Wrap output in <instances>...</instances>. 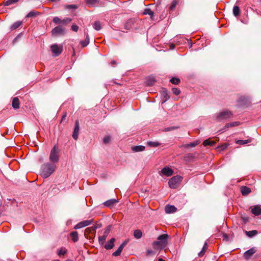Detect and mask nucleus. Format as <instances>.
<instances>
[{"mask_svg":"<svg viewBox=\"0 0 261 261\" xmlns=\"http://www.w3.org/2000/svg\"><path fill=\"white\" fill-rule=\"evenodd\" d=\"M56 165L50 163L43 164L41 167L40 174L42 177L46 178L49 177L56 170Z\"/></svg>","mask_w":261,"mask_h":261,"instance_id":"obj_1","label":"nucleus"},{"mask_svg":"<svg viewBox=\"0 0 261 261\" xmlns=\"http://www.w3.org/2000/svg\"><path fill=\"white\" fill-rule=\"evenodd\" d=\"M169 236L167 234L160 235L158 238V240L152 243V246L154 249L162 250L167 245Z\"/></svg>","mask_w":261,"mask_h":261,"instance_id":"obj_2","label":"nucleus"},{"mask_svg":"<svg viewBox=\"0 0 261 261\" xmlns=\"http://www.w3.org/2000/svg\"><path fill=\"white\" fill-rule=\"evenodd\" d=\"M49 161L52 164H56L59 160V150L57 145H55L51 149L49 155Z\"/></svg>","mask_w":261,"mask_h":261,"instance_id":"obj_3","label":"nucleus"},{"mask_svg":"<svg viewBox=\"0 0 261 261\" xmlns=\"http://www.w3.org/2000/svg\"><path fill=\"white\" fill-rule=\"evenodd\" d=\"M182 177L180 176L172 177L169 181L168 184L170 188L175 189L181 181Z\"/></svg>","mask_w":261,"mask_h":261,"instance_id":"obj_4","label":"nucleus"},{"mask_svg":"<svg viewBox=\"0 0 261 261\" xmlns=\"http://www.w3.org/2000/svg\"><path fill=\"white\" fill-rule=\"evenodd\" d=\"M71 21V19L69 18H65L63 19H61L58 17H55L53 21L56 24H59L60 25H63L64 27L69 24Z\"/></svg>","mask_w":261,"mask_h":261,"instance_id":"obj_5","label":"nucleus"},{"mask_svg":"<svg viewBox=\"0 0 261 261\" xmlns=\"http://www.w3.org/2000/svg\"><path fill=\"white\" fill-rule=\"evenodd\" d=\"M232 116V113L229 111V110H226L220 112L218 114L217 118L219 121H221L223 120H225L228 118L231 117Z\"/></svg>","mask_w":261,"mask_h":261,"instance_id":"obj_6","label":"nucleus"},{"mask_svg":"<svg viewBox=\"0 0 261 261\" xmlns=\"http://www.w3.org/2000/svg\"><path fill=\"white\" fill-rule=\"evenodd\" d=\"M51 33L54 36L64 35L66 33L65 28L59 25L52 30Z\"/></svg>","mask_w":261,"mask_h":261,"instance_id":"obj_7","label":"nucleus"},{"mask_svg":"<svg viewBox=\"0 0 261 261\" xmlns=\"http://www.w3.org/2000/svg\"><path fill=\"white\" fill-rule=\"evenodd\" d=\"M51 50L55 56H59L63 50L62 45L53 44L51 46Z\"/></svg>","mask_w":261,"mask_h":261,"instance_id":"obj_8","label":"nucleus"},{"mask_svg":"<svg viewBox=\"0 0 261 261\" xmlns=\"http://www.w3.org/2000/svg\"><path fill=\"white\" fill-rule=\"evenodd\" d=\"M93 222V219L86 220L82 221L74 226V228L75 229H80L87 226H88Z\"/></svg>","mask_w":261,"mask_h":261,"instance_id":"obj_9","label":"nucleus"},{"mask_svg":"<svg viewBox=\"0 0 261 261\" xmlns=\"http://www.w3.org/2000/svg\"><path fill=\"white\" fill-rule=\"evenodd\" d=\"M79 130H80L79 123V121L76 120L75 122V126H74V128L73 134H72V137L75 140H77L78 138Z\"/></svg>","mask_w":261,"mask_h":261,"instance_id":"obj_10","label":"nucleus"},{"mask_svg":"<svg viewBox=\"0 0 261 261\" xmlns=\"http://www.w3.org/2000/svg\"><path fill=\"white\" fill-rule=\"evenodd\" d=\"M252 214L255 216H258L261 214V205H256L250 207Z\"/></svg>","mask_w":261,"mask_h":261,"instance_id":"obj_11","label":"nucleus"},{"mask_svg":"<svg viewBox=\"0 0 261 261\" xmlns=\"http://www.w3.org/2000/svg\"><path fill=\"white\" fill-rule=\"evenodd\" d=\"M161 172L163 175H166L167 176H170L173 174V171L169 167H165L162 169Z\"/></svg>","mask_w":261,"mask_h":261,"instance_id":"obj_12","label":"nucleus"},{"mask_svg":"<svg viewBox=\"0 0 261 261\" xmlns=\"http://www.w3.org/2000/svg\"><path fill=\"white\" fill-rule=\"evenodd\" d=\"M255 249L253 248L249 249L244 253V257L247 259H249L254 253H255Z\"/></svg>","mask_w":261,"mask_h":261,"instance_id":"obj_13","label":"nucleus"},{"mask_svg":"<svg viewBox=\"0 0 261 261\" xmlns=\"http://www.w3.org/2000/svg\"><path fill=\"white\" fill-rule=\"evenodd\" d=\"M177 208L173 205H167L165 206V211L167 214L173 213L176 212Z\"/></svg>","mask_w":261,"mask_h":261,"instance_id":"obj_14","label":"nucleus"},{"mask_svg":"<svg viewBox=\"0 0 261 261\" xmlns=\"http://www.w3.org/2000/svg\"><path fill=\"white\" fill-rule=\"evenodd\" d=\"M125 244V242L121 244L117 250L113 253V255L114 256L120 255Z\"/></svg>","mask_w":261,"mask_h":261,"instance_id":"obj_15","label":"nucleus"},{"mask_svg":"<svg viewBox=\"0 0 261 261\" xmlns=\"http://www.w3.org/2000/svg\"><path fill=\"white\" fill-rule=\"evenodd\" d=\"M12 106L14 109H17L19 108V100L18 97H14L13 99Z\"/></svg>","mask_w":261,"mask_h":261,"instance_id":"obj_16","label":"nucleus"},{"mask_svg":"<svg viewBox=\"0 0 261 261\" xmlns=\"http://www.w3.org/2000/svg\"><path fill=\"white\" fill-rule=\"evenodd\" d=\"M115 242V239L114 238H112L108 242L107 244H106L105 245V248L107 249V250H109V249H112L113 247H114V243Z\"/></svg>","mask_w":261,"mask_h":261,"instance_id":"obj_17","label":"nucleus"},{"mask_svg":"<svg viewBox=\"0 0 261 261\" xmlns=\"http://www.w3.org/2000/svg\"><path fill=\"white\" fill-rule=\"evenodd\" d=\"M241 191L243 195H247L250 193L251 190L249 188L246 186H242L241 188Z\"/></svg>","mask_w":261,"mask_h":261,"instance_id":"obj_18","label":"nucleus"},{"mask_svg":"<svg viewBox=\"0 0 261 261\" xmlns=\"http://www.w3.org/2000/svg\"><path fill=\"white\" fill-rule=\"evenodd\" d=\"M117 200L115 199H112L108 200L104 202V205L106 206L109 207L114 205L115 203L117 202Z\"/></svg>","mask_w":261,"mask_h":261,"instance_id":"obj_19","label":"nucleus"},{"mask_svg":"<svg viewBox=\"0 0 261 261\" xmlns=\"http://www.w3.org/2000/svg\"><path fill=\"white\" fill-rule=\"evenodd\" d=\"M145 147L144 146L139 145L132 147V150L134 152H139L144 150Z\"/></svg>","mask_w":261,"mask_h":261,"instance_id":"obj_20","label":"nucleus"},{"mask_svg":"<svg viewBox=\"0 0 261 261\" xmlns=\"http://www.w3.org/2000/svg\"><path fill=\"white\" fill-rule=\"evenodd\" d=\"M70 237H71L72 240L74 242H76L78 241V240H79L78 233L76 231H72L70 233Z\"/></svg>","mask_w":261,"mask_h":261,"instance_id":"obj_21","label":"nucleus"},{"mask_svg":"<svg viewBox=\"0 0 261 261\" xmlns=\"http://www.w3.org/2000/svg\"><path fill=\"white\" fill-rule=\"evenodd\" d=\"M240 124V123L239 121L227 123L226 124V125L225 126V128H227L230 127H232L237 126H239Z\"/></svg>","mask_w":261,"mask_h":261,"instance_id":"obj_22","label":"nucleus"},{"mask_svg":"<svg viewBox=\"0 0 261 261\" xmlns=\"http://www.w3.org/2000/svg\"><path fill=\"white\" fill-rule=\"evenodd\" d=\"M258 232L256 230L251 231H245V234L249 238H252L257 234Z\"/></svg>","mask_w":261,"mask_h":261,"instance_id":"obj_23","label":"nucleus"},{"mask_svg":"<svg viewBox=\"0 0 261 261\" xmlns=\"http://www.w3.org/2000/svg\"><path fill=\"white\" fill-rule=\"evenodd\" d=\"M207 249V244L206 242H205L201 251L200 252H199L198 253V256L199 257L203 256L204 255V254H205Z\"/></svg>","mask_w":261,"mask_h":261,"instance_id":"obj_24","label":"nucleus"},{"mask_svg":"<svg viewBox=\"0 0 261 261\" xmlns=\"http://www.w3.org/2000/svg\"><path fill=\"white\" fill-rule=\"evenodd\" d=\"M233 14L236 17H238L240 14V9L238 6H234L233 8Z\"/></svg>","mask_w":261,"mask_h":261,"instance_id":"obj_25","label":"nucleus"},{"mask_svg":"<svg viewBox=\"0 0 261 261\" xmlns=\"http://www.w3.org/2000/svg\"><path fill=\"white\" fill-rule=\"evenodd\" d=\"M155 82V80L153 77H148L146 82V85L148 86H152Z\"/></svg>","mask_w":261,"mask_h":261,"instance_id":"obj_26","label":"nucleus"},{"mask_svg":"<svg viewBox=\"0 0 261 261\" xmlns=\"http://www.w3.org/2000/svg\"><path fill=\"white\" fill-rule=\"evenodd\" d=\"M216 143V142L214 140H210L209 139L203 141V145L204 146H206L207 145L209 146H213Z\"/></svg>","mask_w":261,"mask_h":261,"instance_id":"obj_27","label":"nucleus"},{"mask_svg":"<svg viewBox=\"0 0 261 261\" xmlns=\"http://www.w3.org/2000/svg\"><path fill=\"white\" fill-rule=\"evenodd\" d=\"M200 143V141L199 140H196L193 142H191L190 143H189V144H187L185 145V147L186 148H188V147H194L196 146H197L198 144H199Z\"/></svg>","mask_w":261,"mask_h":261,"instance_id":"obj_28","label":"nucleus"},{"mask_svg":"<svg viewBox=\"0 0 261 261\" xmlns=\"http://www.w3.org/2000/svg\"><path fill=\"white\" fill-rule=\"evenodd\" d=\"M134 236L137 239H140L142 236V232L140 230L137 229L134 231Z\"/></svg>","mask_w":261,"mask_h":261,"instance_id":"obj_29","label":"nucleus"},{"mask_svg":"<svg viewBox=\"0 0 261 261\" xmlns=\"http://www.w3.org/2000/svg\"><path fill=\"white\" fill-rule=\"evenodd\" d=\"M22 24V22L20 21H17L14 22L11 27V29L15 30L18 28Z\"/></svg>","mask_w":261,"mask_h":261,"instance_id":"obj_30","label":"nucleus"},{"mask_svg":"<svg viewBox=\"0 0 261 261\" xmlns=\"http://www.w3.org/2000/svg\"><path fill=\"white\" fill-rule=\"evenodd\" d=\"M86 4L89 7H93L95 6L97 3V0H86Z\"/></svg>","mask_w":261,"mask_h":261,"instance_id":"obj_31","label":"nucleus"},{"mask_svg":"<svg viewBox=\"0 0 261 261\" xmlns=\"http://www.w3.org/2000/svg\"><path fill=\"white\" fill-rule=\"evenodd\" d=\"M89 43V37L88 35L87 34L86 35V39H85V40L82 41L81 42V44L82 47H84L86 46Z\"/></svg>","mask_w":261,"mask_h":261,"instance_id":"obj_32","label":"nucleus"},{"mask_svg":"<svg viewBox=\"0 0 261 261\" xmlns=\"http://www.w3.org/2000/svg\"><path fill=\"white\" fill-rule=\"evenodd\" d=\"M93 27L97 31H99L101 29V23L99 21H95L93 23Z\"/></svg>","mask_w":261,"mask_h":261,"instance_id":"obj_33","label":"nucleus"},{"mask_svg":"<svg viewBox=\"0 0 261 261\" xmlns=\"http://www.w3.org/2000/svg\"><path fill=\"white\" fill-rule=\"evenodd\" d=\"M178 3V0H173V2H172L171 5L169 7V10L170 11L173 10L175 9V8L176 7Z\"/></svg>","mask_w":261,"mask_h":261,"instance_id":"obj_34","label":"nucleus"},{"mask_svg":"<svg viewBox=\"0 0 261 261\" xmlns=\"http://www.w3.org/2000/svg\"><path fill=\"white\" fill-rule=\"evenodd\" d=\"M147 145L150 147H158L160 145L158 142L149 141L147 142Z\"/></svg>","mask_w":261,"mask_h":261,"instance_id":"obj_35","label":"nucleus"},{"mask_svg":"<svg viewBox=\"0 0 261 261\" xmlns=\"http://www.w3.org/2000/svg\"><path fill=\"white\" fill-rule=\"evenodd\" d=\"M143 14H145V15H147V14L151 16V18L152 19V17L153 16L154 13L150 9L147 8L144 10Z\"/></svg>","mask_w":261,"mask_h":261,"instance_id":"obj_36","label":"nucleus"},{"mask_svg":"<svg viewBox=\"0 0 261 261\" xmlns=\"http://www.w3.org/2000/svg\"><path fill=\"white\" fill-rule=\"evenodd\" d=\"M107 234L99 237L98 241L100 244L102 245L106 241Z\"/></svg>","mask_w":261,"mask_h":261,"instance_id":"obj_37","label":"nucleus"},{"mask_svg":"<svg viewBox=\"0 0 261 261\" xmlns=\"http://www.w3.org/2000/svg\"><path fill=\"white\" fill-rule=\"evenodd\" d=\"M67 253V250L65 248H62L58 251V254L59 256L64 255Z\"/></svg>","mask_w":261,"mask_h":261,"instance_id":"obj_38","label":"nucleus"},{"mask_svg":"<svg viewBox=\"0 0 261 261\" xmlns=\"http://www.w3.org/2000/svg\"><path fill=\"white\" fill-rule=\"evenodd\" d=\"M249 142H250V141L248 140H239L236 141V143L240 145H244L247 144Z\"/></svg>","mask_w":261,"mask_h":261,"instance_id":"obj_39","label":"nucleus"},{"mask_svg":"<svg viewBox=\"0 0 261 261\" xmlns=\"http://www.w3.org/2000/svg\"><path fill=\"white\" fill-rule=\"evenodd\" d=\"M171 83L174 85H178L180 82V80L178 78L173 77L170 80Z\"/></svg>","mask_w":261,"mask_h":261,"instance_id":"obj_40","label":"nucleus"},{"mask_svg":"<svg viewBox=\"0 0 261 261\" xmlns=\"http://www.w3.org/2000/svg\"><path fill=\"white\" fill-rule=\"evenodd\" d=\"M96 229V227L95 226H92L88 228H87L85 230L86 232L87 233H91L92 231H95V229Z\"/></svg>","mask_w":261,"mask_h":261,"instance_id":"obj_41","label":"nucleus"},{"mask_svg":"<svg viewBox=\"0 0 261 261\" xmlns=\"http://www.w3.org/2000/svg\"><path fill=\"white\" fill-rule=\"evenodd\" d=\"M37 12L35 11H31L29 12L27 15V17H31L36 16Z\"/></svg>","mask_w":261,"mask_h":261,"instance_id":"obj_42","label":"nucleus"},{"mask_svg":"<svg viewBox=\"0 0 261 261\" xmlns=\"http://www.w3.org/2000/svg\"><path fill=\"white\" fill-rule=\"evenodd\" d=\"M172 92L176 95H178L180 93V90L176 88H172Z\"/></svg>","mask_w":261,"mask_h":261,"instance_id":"obj_43","label":"nucleus"},{"mask_svg":"<svg viewBox=\"0 0 261 261\" xmlns=\"http://www.w3.org/2000/svg\"><path fill=\"white\" fill-rule=\"evenodd\" d=\"M110 140H111V137L110 136H106L103 138V142L105 144H107L110 141Z\"/></svg>","mask_w":261,"mask_h":261,"instance_id":"obj_44","label":"nucleus"},{"mask_svg":"<svg viewBox=\"0 0 261 261\" xmlns=\"http://www.w3.org/2000/svg\"><path fill=\"white\" fill-rule=\"evenodd\" d=\"M18 1V0H9L6 2V5L8 6L12 4L16 3Z\"/></svg>","mask_w":261,"mask_h":261,"instance_id":"obj_45","label":"nucleus"},{"mask_svg":"<svg viewBox=\"0 0 261 261\" xmlns=\"http://www.w3.org/2000/svg\"><path fill=\"white\" fill-rule=\"evenodd\" d=\"M71 29L73 31L77 32L79 29V27L75 24H73L71 26Z\"/></svg>","mask_w":261,"mask_h":261,"instance_id":"obj_46","label":"nucleus"},{"mask_svg":"<svg viewBox=\"0 0 261 261\" xmlns=\"http://www.w3.org/2000/svg\"><path fill=\"white\" fill-rule=\"evenodd\" d=\"M146 253H147V255H151V254L153 255V254H155V252L151 249H148L147 250Z\"/></svg>","mask_w":261,"mask_h":261,"instance_id":"obj_47","label":"nucleus"},{"mask_svg":"<svg viewBox=\"0 0 261 261\" xmlns=\"http://www.w3.org/2000/svg\"><path fill=\"white\" fill-rule=\"evenodd\" d=\"M130 23V21H128L126 23L125 28L126 29L128 30L131 27Z\"/></svg>","mask_w":261,"mask_h":261,"instance_id":"obj_48","label":"nucleus"},{"mask_svg":"<svg viewBox=\"0 0 261 261\" xmlns=\"http://www.w3.org/2000/svg\"><path fill=\"white\" fill-rule=\"evenodd\" d=\"M228 146V145L227 144H224V145H222L220 147V148L221 150H224L225 149H226Z\"/></svg>","mask_w":261,"mask_h":261,"instance_id":"obj_49","label":"nucleus"},{"mask_svg":"<svg viewBox=\"0 0 261 261\" xmlns=\"http://www.w3.org/2000/svg\"><path fill=\"white\" fill-rule=\"evenodd\" d=\"M163 94L164 95V97L165 98V100H166L167 99H168L169 98V96H168V94L167 93H166V92H164L163 93Z\"/></svg>","mask_w":261,"mask_h":261,"instance_id":"obj_50","label":"nucleus"},{"mask_svg":"<svg viewBox=\"0 0 261 261\" xmlns=\"http://www.w3.org/2000/svg\"><path fill=\"white\" fill-rule=\"evenodd\" d=\"M175 127H167V128H166L165 129V130L166 132H168V131H170V130H172V129H175Z\"/></svg>","mask_w":261,"mask_h":261,"instance_id":"obj_51","label":"nucleus"},{"mask_svg":"<svg viewBox=\"0 0 261 261\" xmlns=\"http://www.w3.org/2000/svg\"><path fill=\"white\" fill-rule=\"evenodd\" d=\"M115 63H116V62H115V61H112L111 62V64H112V65H113V64H115Z\"/></svg>","mask_w":261,"mask_h":261,"instance_id":"obj_52","label":"nucleus"},{"mask_svg":"<svg viewBox=\"0 0 261 261\" xmlns=\"http://www.w3.org/2000/svg\"><path fill=\"white\" fill-rule=\"evenodd\" d=\"M70 7H71V8H75V6L74 5H70Z\"/></svg>","mask_w":261,"mask_h":261,"instance_id":"obj_53","label":"nucleus"},{"mask_svg":"<svg viewBox=\"0 0 261 261\" xmlns=\"http://www.w3.org/2000/svg\"><path fill=\"white\" fill-rule=\"evenodd\" d=\"M158 261H165V260L163 259L162 258H159Z\"/></svg>","mask_w":261,"mask_h":261,"instance_id":"obj_54","label":"nucleus"},{"mask_svg":"<svg viewBox=\"0 0 261 261\" xmlns=\"http://www.w3.org/2000/svg\"><path fill=\"white\" fill-rule=\"evenodd\" d=\"M66 117V114L63 116L62 117V120Z\"/></svg>","mask_w":261,"mask_h":261,"instance_id":"obj_55","label":"nucleus"},{"mask_svg":"<svg viewBox=\"0 0 261 261\" xmlns=\"http://www.w3.org/2000/svg\"><path fill=\"white\" fill-rule=\"evenodd\" d=\"M170 47H172V48H173L174 45L172 44V45L170 46Z\"/></svg>","mask_w":261,"mask_h":261,"instance_id":"obj_56","label":"nucleus"},{"mask_svg":"<svg viewBox=\"0 0 261 261\" xmlns=\"http://www.w3.org/2000/svg\"><path fill=\"white\" fill-rule=\"evenodd\" d=\"M224 236L225 237V238H226V237H227L226 234H224Z\"/></svg>","mask_w":261,"mask_h":261,"instance_id":"obj_57","label":"nucleus"},{"mask_svg":"<svg viewBox=\"0 0 261 261\" xmlns=\"http://www.w3.org/2000/svg\"><path fill=\"white\" fill-rule=\"evenodd\" d=\"M55 261H59V260H55Z\"/></svg>","mask_w":261,"mask_h":261,"instance_id":"obj_58","label":"nucleus"}]
</instances>
